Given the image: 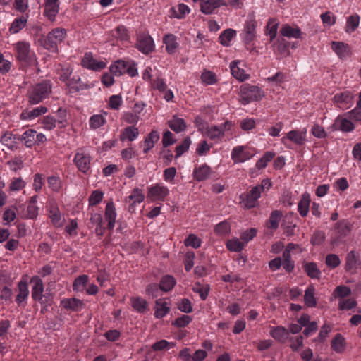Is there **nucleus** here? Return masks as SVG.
I'll return each mask as SVG.
<instances>
[{
  "label": "nucleus",
  "mask_w": 361,
  "mask_h": 361,
  "mask_svg": "<svg viewBox=\"0 0 361 361\" xmlns=\"http://www.w3.org/2000/svg\"><path fill=\"white\" fill-rule=\"evenodd\" d=\"M241 63L240 61H233L230 63V69L232 75L237 80L243 82L248 78V75L241 68L239 65Z\"/></svg>",
  "instance_id": "obj_18"
},
{
  "label": "nucleus",
  "mask_w": 361,
  "mask_h": 361,
  "mask_svg": "<svg viewBox=\"0 0 361 361\" xmlns=\"http://www.w3.org/2000/svg\"><path fill=\"white\" fill-rule=\"evenodd\" d=\"M241 103L247 104L252 101H257L264 97L263 92L255 85H243L240 90Z\"/></svg>",
  "instance_id": "obj_3"
},
{
  "label": "nucleus",
  "mask_w": 361,
  "mask_h": 361,
  "mask_svg": "<svg viewBox=\"0 0 361 361\" xmlns=\"http://www.w3.org/2000/svg\"><path fill=\"white\" fill-rule=\"evenodd\" d=\"M235 34V31L232 29L224 30L219 36L220 43L224 46H228Z\"/></svg>",
  "instance_id": "obj_44"
},
{
  "label": "nucleus",
  "mask_w": 361,
  "mask_h": 361,
  "mask_svg": "<svg viewBox=\"0 0 361 361\" xmlns=\"http://www.w3.org/2000/svg\"><path fill=\"white\" fill-rule=\"evenodd\" d=\"M325 240V234L322 231H316L311 238V243L314 245H319Z\"/></svg>",
  "instance_id": "obj_62"
},
{
  "label": "nucleus",
  "mask_w": 361,
  "mask_h": 361,
  "mask_svg": "<svg viewBox=\"0 0 361 361\" xmlns=\"http://www.w3.org/2000/svg\"><path fill=\"white\" fill-rule=\"evenodd\" d=\"M25 185V181L21 178H13L10 184L9 188L12 191H18L23 189Z\"/></svg>",
  "instance_id": "obj_64"
},
{
  "label": "nucleus",
  "mask_w": 361,
  "mask_h": 361,
  "mask_svg": "<svg viewBox=\"0 0 361 361\" xmlns=\"http://www.w3.org/2000/svg\"><path fill=\"white\" fill-rule=\"evenodd\" d=\"M47 112V108L45 106H38L32 109H25L20 114V118L23 120H32Z\"/></svg>",
  "instance_id": "obj_16"
},
{
  "label": "nucleus",
  "mask_w": 361,
  "mask_h": 361,
  "mask_svg": "<svg viewBox=\"0 0 361 361\" xmlns=\"http://www.w3.org/2000/svg\"><path fill=\"white\" fill-rule=\"evenodd\" d=\"M132 307L138 312H144L148 306L145 300L141 298H133L130 299Z\"/></svg>",
  "instance_id": "obj_36"
},
{
  "label": "nucleus",
  "mask_w": 361,
  "mask_h": 361,
  "mask_svg": "<svg viewBox=\"0 0 361 361\" xmlns=\"http://www.w3.org/2000/svg\"><path fill=\"white\" fill-rule=\"evenodd\" d=\"M190 142H191L190 139L189 137H186L183 141L181 145L177 146L176 147V157H180L184 152H185L189 149Z\"/></svg>",
  "instance_id": "obj_59"
},
{
  "label": "nucleus",
  "mask_w": 361,
  "mask_h": 361,
  "mask_svg": "<svg viewBox=\"0 0 361 361\" xmlns=\"http://www.w3.org/2000/svg\"><path fill=\"white\" fill-rule=\"evenodd\" d=\"M353 99V94L349 91H345L335 94L334 102L336 103L340 108L347 109L352 104Z\"/></svg>",
  "instance_id": "obj_12"
},
{
  "label": "nucleus",
  "mask_w": 361,
  "mask_h": 361,
  "mask_svg": "<svg viewBox=\"0 0 361 361\" xmlns=\"http://www.w3.org/2000/svg\"><path fill=\"white\" fill-rule=\"evenodd\" d=\"M331 348L336 353H341L345 348V339L340 334H337L331 341Z\"/></svg>",
  "instance_id": "obj_35"
},
{
  "label": "nucleus",
  "mask_w": 361,
  "mask_h": 361,
  "mask_svg": "<svg viewBox=\"0 0 361 361\" xmlns=\"http://www.w3.org/2000/svg\"><path fill=\"white\" fill-rule=\"evenodd\" d=\"M227 248L233 252H240L245 247V243L239 239L235 238L230 240L226 243Z\"/></svg>",
  "instance_id": "obj_48"
},
{
  "label": "nucleus",
  "mask_w": 361,
  "mask_h": 361,
  "mask_svg": "<svg viewBox=\"0 0 361 361\" xmlns=\"http://www.w3.org/2000/svg\"><path fill=\"white\" fill-rule=\"evenodd\" d=\"M105 118L102 115H93L90 119V126L94 129L102 126L105 123Z\"/></svg>",
  "instance_id": "obj_53"
},
{
  "label": "nucleus",
  "mask_w": 361,
  "mask_h": 361,
  "mask_svg": "<svg viewBox=\"0 0 361 361\" xmlns=\"http://www.w3.org/2000/svg\"><path fill=\"white\" fill-rule=\"evenodd\" d=\"M35 130L29 129L22 135V140L24 141L27 147H30L35 144Z\"/></svg>",
  "instance_id": "obj_39"
},
{
  "label": "nucleus",
  "mask_w": 361,
  "mask_h": 361,
  "mask_svg": "<svg viewBox=\"0 0 361 361\" xmlns=\"http://www.w3.org/2000/svg\"><path fill=\"white\" fill-rule=\"evenodd\" d=\"M201 80L207 85H212L216 82V75L211 71H205L202 73Z\"/></svg>",
  "instance_id": "obj_63"
},
{
  "label": "nucleus",
  "mask_w": 361,
  "mask_h": 361,
  "mask_svg": "<svg viewBox=\"0 0 361 361\" xmlns=\"http://www.w3.org/2000/svg\"><path fill=\"white\" fill-rule=\"evenodd\" d=\"M304 270L311 278H319L320 271L317 269V264L314 262L306 263L304 265Z\"/></svg>",
  "instance_id": "obj_40"
},
{
  "label": "nucleus",
  "mask_w": 361,
  "mask_h": 361,
  "mask_svg": "<svg viewBox=\"0 0 361 361\" xmlns=\"http://www.w3.org/2000/svg\"><path fill=\"white\" fill-rule=\"evenodd\" d=\"M66 35V30L63 29H54L49 32L43 40L44 47L51 51H57V44L63 41Z\"/></svg>",
  "instance_id": "obj_4"
},
{
  "label": "nucleus",
  "mask_w": 361,
  "mask_h": 361,
  "mask_svg": "<svg viewBox=\"0 0 361 361\" xmlns=\"http://www.w3.org/2000/svg\"><path fill=\"white\" fill-rule=\"evenodd\" d=\"M105 219L108 221L107 228L112 230L115 226L116 212L113 201L106 204L104 213Z\"/></svg>",
  "instance_id": "obj_15"
},
{
  "label": "nucleus",
  "mask_w": 361,
  "mask_h": 361,
  "mask_svg": "<svg viewBox=\"0 0 361 361\" xmlns=\"http://www.w3.org/2000/svg\"><path fill=\"white\" fill-rule=\"evenodd\" d=\"M226 4L223 0H207L200 4V8L204 14H211L214 10L221 6H226Z\"/></svg>",
  "instance_id": "obj_17"
},
{
  "label": "nucleus",
  "mask_w": 361,
  "mask_h": 361,
  "mask_svg": "<svg viewBox=\"0 0 361 361\" xmlns=\"http://www.w3.org/2000/svg\"><path fill=\"white\" fill-rule=\"evenodd\" d=\"M159 140V134L157 130H152L148 134L145 140V148L143 149L144 153L147 154L152 148H153L154 144Z\"/></svg>",
  "instance_id": "obj_26"
},
{
  "label": "nucleus",
  "mask_w": 361,
  "mask_h": 361,
  "mask_svg": "<svg viewBox=\"0 0 361 361\" xmlns=\"http://www.w3.org/2000/svg\"><path fill=\"white\" fill-rule=\"evenodd\" d=\"M270 335L275 340L285 343L288 338V330L283 326H276L271 330Z\"/></svg>",
  "instance_id": "obj_23"
},
{
  "label": "nucleus",
  "mask_w": 361,
  "mask_h": 361,
  "mask_svg": "<svg viewBox=\"0 0 361 361\" xmlns=\"http://www.w3.org/2000/svg\"><path fill=\"white\" fill-rule=\"evenodd\" d=\"M202 240L195 234H190L185 240L186 246H190L193 248H198L201 246Z\"/></svg>",
  "instance_id": "obj_56"
},
{
  "label": "nucleus",
  "mask_w": 361,
  "mask_h": 361,
  "mask_svg": "<svg viewBox=\"0 0 361 361\" xmlns=\"http://www.w3.org/2000/svg\"><path fill=\"white\" fill-rule=\"evenodd\" d=\"M88 282V276L82 275L76 278L74 281L73 287L74 290H82Z\"/></svg>",
  "instance_id": "obj_52"
},
{
  "label": "nucleus",
  "mask_w": 361,
  "mask_h": 361,
  "mask_svg": "<svg viewBox=\"0 0 361 361\" xmlns=\"http://www.w3.org/2000/svg\"><path fill=\"white\" fill-rule=\"evenodd\" d=\"M112 36L121 40H127L128 39L127 30L123 25H119L112 30Z\"/></svg>",
  "instance_id": "obj_51"
},
{
  "label": "nucleus",
  "mask_w": 361,
  "mask_h": 361,
  "mask_svg": "<svg viewBox=\"0 0 361 361\" xmlns=\"http://www.w3.org/2000/svg\"><path fill=\"white\" fill-rule=\"evenodd\" d=\"M145 199V195L142 193L141 190L138 188H135L133 191L130 195H129L126 199V202H130V201L136 202V203H140L142 202Z\"/></svg>",
  "instance_id": "obj_50"
},
{
  "label": "nucleus",
  "mask_w": 361,
  "mask_h": 361,
  "mask_svg": "<svg viewBox=\"0 0 361 361\" xmlns=\"http://www.w3.org/2000/svg\"><path fill=\"white\" fill-rule=\"evenodd\" d=\"M282 214L278 210L273 211L271 213L269 219L267 221V226L271 229H276L279 227V223L281 219Z\"/></svg>",
  "instance_id": "obj_37"
},
{
  "label": "nucleus",
  "mask_w": 361,
  "mask_h": 361,
  "mask_svg": "<svg viewBox=\"0 0 361 361\" xmlns=\"http://www.w3.org/2000/svg\"><path fill=\"white\" fill-rule=\"evenodd\" d=\"M191 321L192 318L190 316L184 314L180 317L176 318L173 322H172V325L176 326L178 327H185L189 324Z\"/></svg>",
  "instance_id": "obj_58"
},
{
  "label": "nucleus",
  "mask_w": 361,
  "mask_h": 361,
  "mask_svg": "<svg viewBox=\"0 0 361 361\" xmlns=\"http://www.w3.org/2000/svg\"><path fill=\"white\" fill-rule=\"evenodd\" d=\"M169 311V307L166 306V302H162L161 300H157L156 310L154 316L157 318L164 317Z\"/></svg>",
  "instance_id": "obj_42"
},
{
  "label": "nucleus",
  "mask_w": 361,
  "mask_h": 361,
  "mask_svg": "<svg viewBox=\"0 0 361 361\" xmlns=\"http://www.w3.org/2000/svg\"><path fill=\"white\" fill-rule=\"evenodd\" d=\"M286 137L297 145H302L305 142L304 135L298 130L290 131L287 134Z\"/></svg>",
  "instance_id": "obj_47"
},
{
  "label": "nucleus",
  "mask_w": 361,
  "mask_h": 361,
  "mask_svg": "<svg viewBox=\"0 0 361 361\" xmlns=\"http://www.w3.org/2000/svg\"><path fill=\"white\" fill-rule=\"evenodd\" d=\"M310 202L311 200L309 193L304 192L302 195L301 199L299 201L298 205V210L301 216L305 217L307 215L309 212Z\"/></svg>",
  "instance_id": "obj_20"
},
{
  "label": "nucleus",
  "mask_w": 361,
  "mask_h": 361,
  "mask_svg": "<svg viewBox=\"0 0 361 361\" xmlns=\"http://www.w3.org/2000/svg\"><path fill=\"white\" fill-rule=\"evenodd\" d=\"M209 289V285L202 286L200 283H196L192 288L193 292L198 293L202 300H205L207 298Z\"/></svg>",
  "instance_id": "obj_38"
},
{
  "label": "nucleus",
  "mask_w": 361,
  "mask_h": 361,
  "mask_svg": "<svg viewBox=\"0 0 361 361\" xmlns=\"http://www.w3.org/2000/svg\"><path fill=\"white\" fill-rule=\"evenodd\" d=\"M18 294L16 296V301L20 305L25 301L29 295L28 285L26 281H20L18 284Z\"/></svg>",
  "instance_id": "obj_24"
},
{
  "label": "nucleus",
  "mask_w": 361,
  "mask_h": 361,
  "mask_svg": "<svg viewBox=\"0 0 361 361\" xmlns=\"http://www.w3.org/2000/svg\"><path fill=\"white\" fill-rule=\"evenodd\" d=\"M340 263L339 257L335 254H329L326 257V264L329 267L336 268Z\"/></svg>",
  "instance_id": "obj_61"
},
{
  "label": "nucleus",
  "mask_w": 361,
  "mask_h": 361,
  "mask_svg": "<svg viewBox=\"0 0 361 361\" xmlns=\"http://www.w3.org/2000/svg\"><path fill=\"white\" fill-rule=\"evenodd\" d=\"M126 66H128V63L122 60H118L115 63L112 64L109 69L111 74L121 75L126 73Z\"/></svg>",
  "instance_id": "obj_33"
},
{
  "label": "nucleus",
  "mask_w": 361,
  "mask_h": 361,
  "mask_svg": "<svg viewBox=\"0 0 361 361\" xmlns=\"http://www.w3.org/2000/svg\"><path fill=\"white\" fill-rule=\"evenodd\" d=\"M253 154L246 149L244 146L234 147L231 152V158L234 163H241L250 159Z\"/></svg>",
  "instance_id": "obj_9"
},
{
  "label": "nucleus",
  "mask_w": 361,
  "mask_h": 361,
  "mask_svg": "<svg viewBox=\"0 0 361 361\" xmlns=\"http://www.w3.org/2000/svg\"><path fill=\"white\" fill-rule=\"evenodd\" d=\"M207 135L209 139L217 142L223 138L224 133L223 129L218 126H212L207 128Z\"/></svg>",
  "instance_id": "obj_28"
},
{
  "label": "nucleus",
  "mask_w": 361,
  "mask_h": 361,
  "mask_svg": "<svg viewBox=\"0 0 361 361\" xmlns=\"http://www.w3.org/2000/svg\"><path fill=\"white\" fill-rule=\"evenodd\" d=\"M49 218L56 227H61L63 224V219L57 207H52L49 211Z\"/></svg>",
  "instance_id": "obj_32"
},
{
  "label": "nucleus",
  "mask_w": 361,
  "mask_h": 361,
  "mask_svg": "<svg viewBox=\"0 0 361 361\" xmlns=\"http://www.w3.org/2000/svg\"><path fill=\"white\" fill-rule=\"evenodd\" d=\"M68 87L71 91L74 92H78L80 90L86 89L87 87L84 83L80 81V78L79 77L75 78L73 77L68 83Z\"/></svg>",
  "instance_id": "obj_41"
},
{
  "label": "nucleus",
  "mask_w": 361,
  "mask_h": 361,
  "mask_svg": "<svg viewBox=\"0 0 361 361\" xmlns=\"http://www.w3.org/2000/svg\"><path fill=\"white\" fill-rule=\"evenodd\" d=\"M331 48L341 59H345L350 56V48L344 42H332Z\"/></svg>",
  "instance_id": "obj_14"
},
{
  "label": "nucleus",
  "mask_w": 361,
  "mask_h": 361,
  "mask_svg": "<svg viewBox=\"0 0 361 361\" xmlns=\"http://www.w3.org/2000/svg\"><path fill=\"white\" fill-rule=\"evenodd\" d=\"M28 15L22 16L20 18H16L11 23L9 28L11 33L16 34L24 28L27 22Z\"/></svg>",
  "instance_id": "obj_25"
},
{
  "label": "nucleus",
  "mask_w": 361,
  "mask_h": 361,
  "mask_svg": "<svg viewBox=\"0 0 361 361\" xmlns=\"http://www.w3.org/2000/svg\"><path fill=\"white\" fill-rule=\"evenodd\" d=\"M30 283L33 284L32 288V298L33 300L39 302L42 305L46 303L50 305L47 298L44 299V286L42 279L38 276H33L30 280Z\"/></svg>",
  "instance_id": "obj_5"
},
{
  "label": "nucleus",
  "mask_w": 361,
  "mask_h": 361,
  "mask_svg": "<svg viewBox=\"0 0 361 361\" xmlns=\"http://www.w3.org/2000/svg\"><path fill=\"white\" fill-rule=\"evenodd\" d=\"M334 294L335 297L343 298L351 295V290L345 286H338L336 288Z\"/></svg>",
  "instance_id": "obj_55"
},
{
  "label": "nucleus",
  "mask_w": 361,
  "mask_h": 361,
  "mask_svg": "<svg viewBox=\"0 0 361 361\" xmlns=\"http://www.w3.org/2000/svg\"><path fill=\"white\" fill-rule=\"evenodd\" d=\"M169 190L166 186L161 184H156L149 188L147 197L153 201L164 200L169 195Z\"/></svg>",
  "instance_id": "obj_7"
},
{
  "label": "nucleus",
  "mask_w": 361,
  "mask_h": 361,
  "mask_svg": "<svg viewBox=\"0 0 361 361\" xmlns=\"http://www.w3.org/2000/svg\"><path fill=\"white\" fill-rule=\"evenodd\" d=\"M175 284V279L171 276L166 275L161 279L159 287L161 290L167 292L172 289Z\"/></svg>",
  "instance_id": "obj_34"
},
{
  "label": "nucleus",
  "mask_w": 361,
  "mask_h": 361,
  "mask_svg": "<svg viewBox=\"0 0 361 361\" xmlns=\"http://www.w3.org/2000/svg\"><path fill=\"white\" fill-rule=\"evenodd\" d=\"M214 231L219 235H224L229 233L230 225L227 221H222L215 226Z\"/></svg>",
  "instance_id": "obj_57"
},
{
  "label": "nucleus",
  "mask_w": 361,
  "mask_h": 361,
  "mask_svg": "<svg viewBox=\"0 0 361 361\" xmlns=\"http://www.w3.org/2000/svg\"><path fill=\"white\" fill-rule=\"evenodd\" d=\"M168 124L170 128L176 133H181L186 128V124L184 120L176 115L168 121Z\"/></svg>",
  "instance_id": "obj_22"
},
{
  "label": "nucleus",
  "mask_w": 361,
  "mask_h": 361,
  "mask_svg": "<svg viewBox=\"0 0 361 361\" xmlns=\"http://www.w3.org/2000/svg\"><path fill=\"white\" fill-rule=\"evenodd\" d=\"M178 13H177L175 8H171V11L173 13L172 16L178 19L183 18L186 14L190 13V8L184 4H180L178 6Z\"/></svg>",
  "instance_id": "obj_46"
},
{
  "label": "nucleus",
  "mask_w": 361,
  "mask_h": 361,
  "mask_svg": "<svg viewBox=\"0 0 361 361\" xmlns=\"http://www.w3.org/2000/svg\"><path fill=\"white\" fill-rule=\"evenodd\" d=\"M61 305L67 310L80 311L83 305L82 302L77 298H66L61 301Z\"/></svg>",
  "instance_id": "obj_19"
},
{
  "label": "nucleus",
  "mask_w": 361,
  "mask_h": 361,
  "mask_svg": "<svg viewBox=\"0 0 361 361\" xmlns=\"http://www.w3.org/2000/svg\"><path fill=\"white\" fill-rule=\"evenodd\" d=\"M17 58L25 66H31L37 63L35 54L30 50V44L25 42H18L15 44Z\"/></svg>",
  "instance_id": "obj_2"
},
{
  "label": "nucleus",
  "mask_w": 361,
  "mask_h": 361,
  "mask_svg": "<svg viewBox=\"0 0 361 361\" xmlns=\"http://www.w3.org/2000/svg\"><path fill=\"white\" fill-rule=\"evenodd\" d=\"M154 41L147 34H140L137 38L136 47L143 54H147L154 49Z\"/></svg>",
  "instance_id": "obj_6"
},
{
  "label": "nucleus",
  "mask_w": 361,
  "mask_h": 361,
  "mask_svg": "<svg viewBox=\"0 0 361 361\" xmlns=\"http://www.w3.org/2000/svg\"><path fill=\"white\" fill-rule=\"evenodd\" d=\"M357 305V302L353 298L347 300H341L338 303V309L340 310H350Z\"/></svg>",
  "instance_id": "obj_54"
},
{
  "label": "nucleus",
  "mask_w": 361,
  "mask_h": 361,
  "mask_svg": "<svg viewBox=\"0 0 361 361\" xmlns=\"http://www.w3.org/2000/svg\"><path fill=\"white\" fill-rule=\"evenodd\" d=\"M164 43L166 45V49L170 54L175 53L178 47L176 37L173 35H166L163 39Z\"/></svg>",
  "instance_id": "obj_30"
},
{
  "label": "nucleus",
  "mask_w": 361,
  "mask_h": 361,
  "mask_svg": "<svg viewBox=\"0 0 361 361\" xmlns=\"http://www.w3.org/2000/svg\"><path fill=\"white\" fill-rule=\"evenodd\" d=\"M281 34L283 36L289 37V38H295L298 39L301 35V30L298 27H293L289 25H284L281 27L280 30Z\"/></svg>",
  "instance_id": "obj_27"
},
{
  "label": "nucleus",
  "mask_w": 361,
  "mask_h": 361,
  "mask_svg": "<svg viewBox=\"0 0 361 361\" xmlns=\"http://www.w3.org/2000/svg\"><path fill=\"white\" fill-rule=\"evenodd\" d=\"M74 162L82 173H86L90 168V157L84 152H78L75 154Z\"/></svg>",
  "instance_id": "obj_10"
},
{
  "label": "nucleus",
  "mask_w": 361,
  "mask_h": 361,
  "mask_svg": "<svg viewBox=\"0 0 361 361\" xmlns=\"http://www.w3.org/2000/svg\"><path fill=\"white\" fill-rule=\"evenodd\" d=\"M275 157V153L272 152H267L262 158L256 163V167L258 169L265 168L267 164Z\"/></svg>",
  "instance_id": "obj_43"
},
{
  "label": "nucleus",
  "mask_w": 361,
  "mask_h": 361,
  "mask_svg": "<svg viewBox=\"0 0 361 361\" xmlns=\"http://www.w3.org/2000/svg\"><path fill=\"white\" fill-rule=\"evenodd\" d=\"M175 346L174 343L168 342L166 340H161L158 342L154 343L152 349L154 351L166 350Z\"/></svg>",
  "instance_id": "obj_49"
},
{
  "label": "nucleus",
  "mask_w": 361,
  "mask_h": 361,
  "mask_svg": "<svg viewBox=\"0 0 361 361\" xmlns=\"http://www.w3.org/2000/svg\"><path fill=\"white\" fill-rule=\"evenodd\" d=\"M314 287L310 286L307 287L304 295V301L307 306L314 307L317 305V301L314 298Z\"/></svg>",
  "instance_id": "obj_31"
},
{
  "label": "nucleus",
  "mask_w": 361,
  "mask_h": 361,
  "mask_svg": "<svg viewBox=\"0 0 361 361\" xmlns=\"http://www.w3.org/2000/svg\"><path fill=\"white\" fill-rule=\"evenodd\" d=\"M360 23V17L357 15L350 16L347 19V25L345 31L347 32H352L355 30Z\"/></svg>",
  "instance_id": "obj_45"
},
{
  "label": "nucleus",
  "mask_w": 361,
  "mask_h": 361,
  "mask_svg": "<svg viewBox=\"0 0 361 361\" xmlns=\"http://www.w3.org/2000/svg\"><path fill=\"white\" fill-rule=\"evenodd\" d=\"M256 25L257 22L252 17L246 21L244 27V42L245 44L250 43L256 37Z\"/></svg>",
  "instance_id": "obj_11"
},
{
  "label": "nucleus",
  "mask_w": 361,
  "mask_h": 361,
  "mask_svg": "<svg viewBox=\"0 0 361 361\" xmlns=\"http://www.w3.org/2000/svg\"><path fill=\"white\" fill-rule=\"evenodd\" d=\"M59 11V0H46L44 4V15L51 20H54Z\"/></svg>",
  "instance_id": "obj_13"
},
{
  "label": "nucleus",
  "mask_w": 361,
  "mask_h": 361,
  "mask_svg": "<svg viewBox=\"0 0 361 361\" xmlns=\"http://www.w3.org/2000/svg\"><path fill=\"white\" fill-rule=\"evenodd\" d=\"M103 195L104 194L102 191H93L89 197L90 205L94 206L99 204L102 200Z\"/></svg>",
  "instance_id": "obj_60"
},
{
  "label": "nucleus",
  "mask_w": 361,
  "mask_h": 361,
  "mask_svg": "<svg viewBox=\"0 0 361 361\" xmlns=\"http://www.w3.org/2000/svg\"><path fill=\"white\" fill-rule=\"evenodd\" d=\"M139 135L138 128L135 126H128L125 128L120 135V140L123 142L126 140L132 142L135 140Z\"/></svg>",
  "instance_id": "obj_21"
},
{
  "label": "nucleus",
  "mask_w": 361,
  "mask_h": 361,
  "mask_svg": "<svg viewBox=\"0 0 361 361\" xmlns=\"http://www.w3.org/2000/svg\"><path fill=\"white\" fill-rule=\"evenodd\" d=\"M335 227L336 230L335 237L331 240V244L332 245H337L350 231L349 226L344 221L337 222Z\"/></svg>",
  "instance_id": "obj_8"
},
{
  "label": "nucleus",
  "mask_w": 361,
  "mask_h": 361,
  "mask_svg": "<svg viewBox=\"0 0 361 361\" xmlns=\"http://www.w3.org/2000/svg\"><path fill=\"white\" fill-rule=\"evenodd\" d=\"M211 171L212 170L209 166L206 164L202 165L194 170V178L197 180H204L209 177Z\"/></svg>",
  "instance_id": "obj_29"
},
{
  "label": "nucleus",
  "mask_w": 361,
  "mask_h": 361,
  "mask_svg": "<svg viewBox=\"0 0 361 361\" xmlns=\"http://www.w3.org/2000/svg\"><path fill=\"white\" fill-rule=\"evenodd\" d=\"M51 92V85L49 82L42 81L32 87L27 91V96L30 104H37L49 97Z\"/></svg>",
  "instance_id": "obj_1"
}]
</instances>
